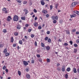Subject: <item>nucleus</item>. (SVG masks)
I'll use <instances>...</instances> for the list:
<instances>
[{
    "label": "nucleus",
    "mask_w": 79,
    "mask_h": 79,
    "mask_svg": "<svg viewBox=\"0 0 79 79\" xmlns=\"http://www.w3.org/2000/svg\"><path fill=\"white\" fill-rule=\"evenodd\" d=\"M18 19H19V18L17 15H15L13 17V20L14 21H18Z\"/></svg>",
    "instance_id": "f257e3e1"
},
{
    "label": "nucleus",
    "mask_w": 79,
    "mask_h": 79,
    "mask_svg": "<svg viewBox=\"0 0 79 79\" xmlns=\"http://www.w3.org/2000/svg\"><path fill=\"white\" fill-rule=\"evenodd\" d=\"M44 0H46L47 2H49V0H42L40 1V3L42 5H45V2H44Z\"/></svg>",
    "instance_id": "f03ea898"
},
{
    "label": "nucleus",
    "mask_w": 79,
    "mask_h": 79,
    "mask_svg": "<svg viewBox=\"0 0 79 79\" xmlns=\"http://www.w3.org/2000/svg\"><path fill=\"white\" fill-rule=\"evenodd\" d=\"M42 13L43 14H47L48 13V11L45 9H43L42 11Z\"/></svg>",
    "instance_id": "7ed1b4c3"
},
{
    "label": "nucleus",
    "mask_w": 79,
    "mask_h": 79,
    "mask_svg": "<svg viewBox=\"0 0 79 79\" xmlns=\"http://www.w3.org/2000/svg\"><path fill=\"white\" fill-rule=\"evenodd\" d=\"M11 19H12V18H11V16H8L7 19V21L8 22H10Z\"/></svg>",
    "instance_id": "20e7f679"
},
{
    "label": "nucleus",
    "mask_w": 79,
    "mask_h": 79,
    "mask_svg": "<svg viewBox=\"0 0 79 79\" xmlns=\"http://www.w3.org/2000/svg\"><path fill=\"white\" fill-rule=\"evenodd\" d=\"M77 4V2H74L72 3L71 5L73 7H74L76 6V5Z\"/></svg>",
    "instance_id": "39448f33"
},
{
    "label": "nucleus",
    "mask_w": 79,
    "mask_h": 79,
    "mask_svg": "<svg viewBox=\"0 0 79 79\" xmlns=\"http://www.w3.org/2000/svg\"><path fill=\"white\" fill-rule=\"evenodd\" d=\"M23 64L24 65H25V66H27L28 65V64H28V63H27L26 61H23Z\"/></svg>",
    "instance_id": "423d86ee"
},
{
    "label": "nucleus",
    "mask_w": 79,
    "mask_h": 79,
    "mask_svg": "<svg viewBox=\"0 0 79 79\" xmlns=\"http://www.w3.org/2000/svg\"><path fill=\"white\" fill-rule=\"evenodd\" d=\"M66 68H65V65L63 66L62 68V71L63 72H64L65 71V69Z\"/></svg>",
    "instance_id": "0eeeda50"
},
{
    "label": "nucleus",
    "mask_w": 79,
    "mask_h": 79,
    "mask_svg": "<svg viewBox=\"0 0 79 79\" xmlns=\"http://www.w3.org/2000/svg\"><path fill=\"white\" fill-rule=\"evenodd\" d=\"M70 17L71 18H74L76 16V14H73V15H70Z\"/></svg>",
    "instance_id": "6e6552de"
},
{
    "label": "nucleus",
    "mask_w": 79,
    "mask_h": 79,
    "mask_svg": "<svg viewBox=\"0 0 79 79\" xmlns=\"http://www.w3.org/2000/svg\"><path fill=\"white\" fill-rule=\"evenodd\" d=\"M16 28L17 29H21V26L20 25H18L16 26Z\"/></svg>",
    "instance_id": "1a4fd4ad"
},
{
    "label": "nucleus",
    "mask_w": 79,
    "mask_h": 79,
    "mask_svg": "<svg viewBox=\"0 0 79 79\" xmlns=\"http://www.w3.org/2000/svg\"><path fill=\"white\" fill-rule=\"evenodd\" d=\"M73 71L74 73H77V70L76 68H74L73 69Z\"/></svg>",
    "instance_id": "9d476101"
},
{
    "label": "nucleus",
    "mask_w": 79,
    "mask_h": 79,
    "mask_svg": "<svg viewBox=\"0 0 79 79\" xmlns=\"http://www.w3.org/2000/svg\"><path fill=\"white\" fill-rule=\"evenodd\" d=\"M26 76L27 79H30V78L31 77V76H30V75L29 74H27L26 75Z\"/></svg>",
    "instance_id": "9b49d317"
},
{
    "label": "nucleus",
    "mask_w": 79,
    "mask_h": 79,
    "mask_svg": "<svg viewBox=\"0 0 79 79\" xmlns=\"http://www.w3.org/2000/svg\"><path fill=\"white\" fill-rule=\"evenodd\" d=\"M23 11L25 12V14H26V15H27L28 13V12H27V10L26 9H24Z\"/></svg>",
    "instance_id": "f8f14e48"
},
{
    "label": "nucleus",
    "mask_w": 79,
    "mask_h": 79,
    "mask_svg": "<svg viewBox=\"0 0 79 79\" xmlns=\"http://www.w3.org/2000/svg\"><path fill=\"white\" fill-rule=\"evenodd\" d=\"M34 25L35 27H37V26H38V23L35 22L34 23Z\"/></svg>",
    "instance_id": "ddd939ff"
},
{
    "label": "nucleus",
    "mask_w": 79,
    "mask_h": 79,
    "mask_svg": "<svg viewBox=\"0 0 79 79\" xmlns=\"http://www.w3.org/2000/svg\"><path fill=\"white\" fill-rule=\"evenodd\" d=\"M46 49L48 51V50H49L50 49V47L49 46H46Z\"/></svg>",
    "instance_id": "4468645a"
},
{
    "label": "nucleus",
    "mask_w": 79,
    "mask_h": 79,
    "mask_svg": "<svg viewBox=\"0 0 79 79\" xmlns=\"http://www.w3.org/2000/svg\"><path fill=\"white\" fill-rule=\"evenodd\" d=\"M14 34L15 36H18V32H15L14 33Z\"/></svg>",
    "instance_id": "2eb2a0df"
},
{
    "label": "nucleus",
    "mask_w": 79,
    "mask_h": 79,
    "mask_svg": "<svg viewBox=\"0 0 79 79\" xmlns=\"http://www.w3.org/2000/svg\"><path fill=\"white\" fill-rule=\"evenodd\" d=\"M66 71L67 72H69V71H71V68L70 67L66 69Z\"/></svg>",
    "instance_id": "dca6fc26"
},
{
    "label": "nucleus",
    "mask_w": 79,
    "mask_h": 79,
    "mask_svg": "<svg viewBox=\"0 0 79 79\" xmlns=\"http://www.w3.org/2000/svg\"><path fill=\"white\" fill-rule=\"evenodd\" d=\"M14 42V39H13V37H12L11 38V42L13 43Z\"/></svg>",
    "instance_id": "f3484780"
},
{
    "label": "nucleus",
    "mask_w": 79,
    "mask_h": 79,
    "mask_svg": "<svg viewBox=\"0 0 79 79\" xmlns=\"http://www.w3.org/2000/svg\"><path fill=\"white\" fill-rule=\"evenodd\" d=\"M19 43L20 45H23V41H22V40H19Z\"/></svg>",
    "instance_id": "a211bd4d"
},
{
    "label": "nucleus",
    "mask_w": 79,
    "mask_h": 79,
    "mask_svg": "<svg viewBox=\"0 0 79 79\" xmlns=\"http://www.w3.org/2000/svg\"><path fill=\"white\" fill-rule=\"evenodd\" d=\"M18 3H21L22 2V0H15Z\"/></svg>",
    "instance_id": "6ab92c4d"
},
{
    "label": "nucleus",
    "mask_w": 79,
    "mask_h": 79,
    "mask_svg": "<svg viewBox=\"0 0 79 79\" xmlns=\"http://www.w3.org/2000/svg\"><path fill=\"white\" fill-rule=\"evenodd\" d=\"M21 19L22 20H25L26 19V17H21Z\"/></svg>",
    "instance_id": "aec40b11"
},
{
    "label": "nucleus",
    "mask_w": 79,
    "mask_h": 79,
    "mask_svg": "<svg viewBox=\"0 0 79 79\" xmlns=\"http://www.w3.org/2000/svg\"><path fill=\"white\" fill-rule=\"evenodd\" d=\"M18 73L19 76H21V71H20L18 70Z\"/></svg>",
    "instance_id": "412c9836"
},
{
    "label": "nucleus",
    "mask_w": 79,
    "mask_h": 79,
    "mask_svg": "<svg viewBox=\"0 0 79 79\" xmlns=\"http://www.w3.org/2000/svg\"><path fill=\"white\" fill-rule=\"evenodd\" d=\"M67 34H70V32L69 30H66Z\"/></svg>",
    "instance_id": "4be33fe9"
},
{
    "label": "nucleus",
    "mask_w": 79,
    "mask_h": 79,
    "mask_svg": "<svg viewBox=\"0 0 79 79\" xmlns=\"http://www.w3.org/2000/svg\"><path fill=\"white\" fill-rule=\"evenodd\" d=\"M77 49H74L73 50L74 53H77Z\"/></svg>",
    "instance_id": "5701e85b"
},
{
    "label": "nucleus",
    "mask_w": 79,
    "mask_h": 79,
    "mask_svg": "<svg viewBox=\"0 0 79 79\" xmlns=\"http://www.w3.org/2000/svg\"><path fill=\"white\" fill-rule=\"evenodd\" d=\"M48 36L44 38V40L45 41H47V40H48Z\"/></svg>",
    "instance_id": "b1692460"
},
{
    "label": "nucleus",
    "mask_w": 79,
    "mask_h": 79,
    "mask_svg": "<svg viewBox=\"0 0 79 79\" xmlns=\"http://www.w3.org/2000/svg\"><path fill=\"white\" fill-rule=\"evenodd\" d=\"M3 32H4V33H6V32H7V30L6 29H3Z\"/></svg>",
    "instance_id": "393cba45"
},
{
    "label": "nucleus",
    "mask_w": 79,
    "mask_h": 79,
    "mask_svg": "<svg viewBox=\"0 0 79 79\" xmlns=\"http://www.w3.org/2000/svg\"><path fill=\"white\" fill-rule=\"evenodd\" d=\"M46 61L48 63H50V60L48 58H47Z\"/></svg>",
    "instance_id": "a878e982"
},
{
    "label": "nucleus",
    "mask_w": 79,
    "mask_h": 79,
    "mask_svg": "<svg viewBox=\"0 0 79 79\" xmlns=\"http://www.w3.org/2000/svg\"><path fill=\"white\" fill-rule=\"evenodd\" d=\"M51 41L52 40H51V39L50 38H49V39H48V42L49 43H51Z\"/></svg>",
    "instance_id": "bb28decb"
},
{
    "label": "nucleus",
    "mask_w": 79,
    "mask_h": 79,
    "mask_svg": "<svg viewBox=\"0 0 79 79\" xmlns=\"http://www.w3.org/2000/svg\"><path fill=\"white\" fill-rule=\"evenodd\" d=\"M5 55L6 56H8L10 55V53H8V52H6V53Z\"/></svg>",
    "instance_id": "cd10ccee"
},
{
    "label": "nucleus",
    "mask_w": 79,
    "mask_h": 79,
    "mask_svg": "<svg viewBox=\"0 0 79 79\" xmlns=\"http://www.w3.org/2000/svg\"><path fill=\"white\" fill-rule=\"evenodd\" d=\"M41 45L42 47H44V46H45V44L42 42L41 43Z\"/></svg>",
    "instance_id": "c85d7f7f"
},
{
    "label": "nucleus",
    "mask_w": 79,
    "mask_h": 79,
    "mask_svg": "<svg viewBox=\"0 0 79 79\" xmlns=\"http://www.w3.org/2000/svg\"><path fill=\"white\" fill-rule=\"evenodd\" d=\"M27 3V2L26 1H25L23 2V4H24V5H26Z\"/></svg>",
    "instance_id": "c756f323"
},
{
    "label": "nucleus",
    "mask_w": 79,
    "mask_h": 79,
    "mask_svg": "<svg viewBox=\"0 0 79 79\" xmlns=\"http://www.w3.org/2000/svg\"><path fill=\"white\" fill-rule=\"evenodd\" d=\"M68 74H66L65 76V78H66V79H68Z\"/></svg>",
    "instance_id": "7c9ffc66"
},
{
    "label": "nucleus",
    "mask_w": 79,
    "mask_h": 79,
    "mask_svg": "<svg viewBox=\"0 0 79 79\" xmlns=\"http://www.w3.org/2000/svg\"><path fill=\"white\" fill-rule=\"evenodd\" d=\"M35 63V60H31V63H32L33 64H34Z\"/></svg>",
    "instance_id": "2f4dec72"
},
{
    "label": "nucleus",
    "mask_w": 79,
    "mask_h": 79,
    "mask_svg": "<svg viewBox=\"0 0 79 79\" xmlns=\"http://www.w3.org/2000/svg\"><path fill=\"white\" fill-rule=\"evenodd\" d=\"M56 20H54L53 21V23H54V24H56Z\"/></svg>",
    "instance_id": "473e14b6"
},
{
    "label": "nucleus",
    "mask_w": 79,
    "mask_h": 79,
    "mask_svg": "<svg viewBox=\"0 0 79 79\" xmlns=\"http://www.w3.org/2000/svg\"><path fill=\"white\" fill-rule=\"evenodd\" d=\"M31 31H32V29H29L28 30V32L29 33H30V32H31Z\"/></svg>",
    "instance_id": "72a5a7b5"
},
{
    "label": "nucleus",
    "mask_w": 79,
    "mask_h": 79,
    "mask_svg": "<svg viewBox=\"0 0 79 79\" xmlns=\"http://www.w3.org/2000/svg\"><path fill=\"white\" fill-rule=\"evenodd\" d=\"M4 53H6V52H7V50H6V49H5L4 51Z\"/></svg>",
    "instance_id": "f704fd0d"
},
{
    "label": "nucleus",
    "mask_w": 79,
    "mask_h": 79,
    "mask_svg": "<svg viewBox=\"0 0 79 79\" xmlns=\"http://www.w3.org/2000/svg\"><path fill=\"white\" fill-rule=\"evenodd\" d=\"M55 16H53L51 17V18L52 19H53V20H55Z\"/></svg>",
    "instance_id": "c9c22d12"
},
{
    "label": "nucleus",
    "mask_w": 79,
    "mask_h": 79,
    "mask_svg": "<svg viewBox=\"0 0 79 79\" xmlns=\"http://www.w3.org/2000/svg\"><path fill=\"white\" fill-rule=\"evenodd\" d=\"M58 3H57L55 5V7L56 9H58Z\"/></svg>",
    "instance_id": "e433bc0d"
},
{
    "label": "nucleus",
    "mask_w": 79,
    "mask_h": 79,
    "mask_svg": "<svg viewBox=\"0 0 79 79\" xmlns=\"http://www.w3.org/2000/svg\"><path fill=\"white\" fill-rule=\"evenodd\" d=\"M31 38H34V35L33 34H31Z\"/></svg>",
    "instance_id": "4c0bfd02"
},
{
    "label": "nucleus",
    "mask_w": 79,
    "mask_h": 79,
    "mask_svg": "<svg viewBox=\"0 0 79 79\" xmlns=\"http://www.w3.org/2000/svg\"><path fill=\"white\" fill-rule=\"evenodd\" d=\"M6 65H4L2 68L3 69L5 70L6 68Z\"/></svg>",
    "instance_id": "58836bf2"
},
{
    "label": "nucleus",
    "mask_w": 79,
    "mask_h": 79,
    "mask_svg": "<svg viewBox=\"0 0 79 79\" xmlns=\"http://www.w3.org/2000/svg\"><path fill=\"white\" fill-rule=\"evenodd\" d=\"M50 10H52V8H53V5H51L50 6Z\"/></svg>",
    "instance_id": "ea45409f"
},
{
    "label": "nucleus",
    "mask_w": 79,
    "mask_h": 79,
    "mask_svg": "<svg viewBox=\"0 0 79 79\" xmlns=\"http://www.w3.org/2000/svg\"><path fill=\"white\" fill-rule=\"evenodd\" d=\"M6 10V8L4 7L3 9H2V11H5Z\"/></svg>",
    "instance_id": "a19ab883"
},
{
    "label": "nucleus",
    "mask_w": 79,
    "mask_h": 79,
    "mask_svg": "<svg viewBox=\"0 0 79 79\" xmlns=\"http://www.w3.org/2000/svg\"><path fill=\"white\" fill-rule=\"evenodd\" d=\"M64 45L65 46H67L68 45V44L66 43H65L64 44Z\"/></svg>",
    "instance_id": "79ce46f5"
},
{
    "label": "nucleus",
    "mask_w": 79,
    "mask_h": 79,
    "mask_svg": "<svg viewBox=\"0 0 79 79\" xmlns=\"http://www.w3.org/2000/svg\"><path fill=\"white\" fill-rule=\"evenodd\" d=\"M76 30L75 29H74L72 30V32H76Z\"/></svg>",
    "instance_id": "37998d69"
},
{
    "label": "nucleus",
    "mask_w": 79,
    "mask_h": 79,
    "mask_svg": "<svg viewBox=\"0 0 79 79\" xmlns=\"http://www.w3.org/2000/svg\"><path fill=\"white\" fill-rule=\"evenodd\" d=\"M55 19H56V20H58V16H56L55 17Z\"/></svg>",
    "instance_id": "c03bdc74"
},
{
    "label": "nucleus",
    "mask_w": 79,
    "mask_h": 79,
    "mask_svg": "<svg viewBox=\"0 0 79 79\" xmlns=\"http://www.w3.org/2000/svg\"><path fill=\"white\" fill-rule=\"evenodd\" d=\"M74 47H77V44H74Z\"/></svg>",
    "instance_id": "a18cd8bd"
},
{
    "label": "nucleus",
    "mask_w": 79,
    "mask_h": 79,
    "mask_svg": "<svg viewBox=\"0 0 79 79\" xmlns=\"http://www.w3.org/2000/svg\"><path fill=\"white\" fill-rule=\"evenodd\" d=\"M36 56L38 58H40V56L39 54H37Z\"/></svg>",
    "instance_id": "49530a36"
},
{
    "label": "nucleus",
    "mask_w": 79,
    "mask_h": 79,
    "mask_svg": "<svg viewBox=\"0 0 79 79\" xmlns=\"http://www.w3.org/2000/svg\"><path fill=\"white\" fill-rule=\"evenodd\" d=\"M3 47V45L2 44H0V48H2Z\"/></svg>",
    "instance_id": "de8ad7c7"
},
{
    "label": "nucleus",
    "mask_w": 79,
    "mask_h": 79,
    "mask_svg": "<svg viewBox=\"0 0 79 79\" xmlns=\"http://www.w3.org/2000/svg\"><path fill=\"white\" fill-rule=\"evenodd\" d=\"M38 27L39 29H42V27H41V26H39Z\"/></svg>",
    "instance_id": "09e8293b"
},
{
    "label": "nucleus",
    "mask_w": 79,
    "mask_h": 79,
    "mask_svg": "<svg viewBox=\"0 0 79 79\" xmlns=\"http://www.w3.org/2000/svg\"><path fill=\"white\" fill-rule=\"evenodd\" d=\"M50 31H48L46 33L47 34H50Z\"/></svg>",
    "instance_id": "8fccbe9b"
},
{
    "label": "nucleus",
    "mask_w": 79,
    "mask_h": 79,
    "mask_svg": "<svg viewBox=\"0 0 79 79\" xmlns=\"http://www.w3.org/2000/svg\"><path fill=\"white\" fill-rule=\"evenodd\" d=\"M13 47H15L16 46V44H13Z\"/></svg>",
    "instance_id": "3c124183"
},
{
    "label": "nucleus",
    "mask_w": 79,
    "mask_h": 79,
    "mask_svg": "<svg viewBox=\"0 0 79 79\" xmlns=\"http://www.w3.org/2000/svg\"><path fill=\"white\" fill-rule=\"evenodd\" d=\"M35 46H36V47L37 46V42L36 41L35 42Z\"/></svg>",
    "instance_id": "603ef678"
},
{
    "label": "nucleus",
    "mask_w": 79,
    "mask_h": 79,
    "mask_svg": "<svg viewBox=\"0 0 79 79\" xmlns=\"http://www.w3.org/2000/svg\"><path fill=\"white\" fill-rule=\"evenodd\" d=\"M46 18H48V17H49V15L48 14H47L46 15Z\"/></svg>",
    "instance_id": "864d4df0"
},
{
    "label": "nucleus",
    "mask_w": 79,
    "mask_h": 79,
    "mask_svg": "<svg viewBox=\"0 0 79 79\" xmlns=\"http://www.w3.org/2000/svg\"><path fill=\"white\" fill-rule=\"evenodd\" d=\"M69 43H70L71 45H73V41H70Z\"/></svg>",
    "instance_id": "5fc2aeb1"
},
{
    "label": "nucleus",
    "mask_w": 79,
    "mask_h": 79,
    "mask_svg": "<svg viewBox=\"0 0 79 79\" xmlns=\"http://www.w3.org/2000/svg\"><path fill=\"white\" fill-rule=\"evenodd\" d=\"M34 13H37V10H36V9H35L34 10Z\"/></svg>",
    "instance_id": "6e6d98bb"
},
{
    "label": "nucleus",
    "mask_w": 79,
    "mask_h": 79,
    "mask_svg": "<svg viewBox=\"0 0 79 79\" xmlns=\"http://www.w3.org/2000/svg\"><path fill=\"white\" fill-rule=\"evenodd\" d=\"M60 63H58L57 64V65H56L57 66H60Z\"/></svg>",
    "instance_id": "4d7b16f0"
},
{
    "label": "nucleus",
    "mask_w": 79,
    "mask_h": 79,
    "mask_svg": "<svg viewBox=\"0 0 79 79\" xmlns=\"http://www.w3.org/2000/svg\"><path fill=\"white\" fill-rule=\"evenodd\" d=\"M57 69L58 71H60V69H60V67H58L57 68Z\"/></svg>",
    "instance_id": "13d9d810"
},
{
    "label": "nucleus",
    "mask_w": 79,
    "mask_h": 79,
    "mask_svg": "<svg viewBox=\"0 0 79 79\" xmlns=\"http://www.w3.org/2000/svg\"><path fill=\"white\" fill-rule=\"evenodd\" d=\"M78 11H77V10H75L74 11V13H75L77 14V13Z\"/></svg>",
    "instance_id": "bf43d9fd"
},
{
    "label": "nucleus",
    "mask_w": 79,
    "mask_h": 79,
    "mask_svg": "<svg viewBox=\"0 0 79 79\" xmlns=\"http://www.w3.org/2000/svg\"><path fill=\"white\" fill-rule=\"evenodd\" d=\"M26 72H29V69H26L25 70Z\"/></svg>",
    "instance_id": "052dcab7"
},
{
    "label": "nucleus",
    "mask_w": 79,
    "mask_h": 79,
    "mask_svg": "<svg viewBox=\"0 0 79 79\" xmlns=\"http://www.w3.org/2000/svg\"><path fill=\"white\" fill-rule=\"evenodd\" d=\"M76 42H77V43H79V39L77 40H76Z\"/></svg>",
    "instance_id": "680f3d73"
},
{
    "label": "nucleus",
    "mask_w": 79,
    "mask_h": 79,
    "mask_svg": "<svg viewBox=\"0 0 79 79\" xmlns=\"http://www.w3.org/2000/svg\"><path fill=\"white\" fill-rule=\"evenodd\" d=\"M5 71H6V73H8V69H6Z\"/></svg>",
    "instance_id": "e2e57ef3"
},
{
    "label": "nucleus",
    "mask_w": 79,
    "mask_h": 79,
    "mask_svg": "<svg viewBox=\"0 0 79 79\" xmlns=\"http://www.w3.org/2000/svg\"><path fill=\"white\" fill-rule=\"evenodd\" d=\"M24 37L26 39H27L28 38V37H27V36H25Z\"/></svg>",
    "instance_id": "0e129e2a"
},
{
    "label": "nucleus",
    "mask_w": 79,
    "mask_h": 79,
    "mask_svg": "<svg viewBox=\"0 0 79 79\" xmlns=\"http://www.w3.org/2000/svg\"><path fill=\"white\" fill-rule=\"evenodd\" d=\"M25 26L26 27H28V26H29V25H28V24H26L25 25Z\"/></svg>",
    "instance_id": "69168bd1"
},
{
    "label": "nucleus",
    "mask_w": 79,
    "mask_h": 79,
    "mask_svg": "<svg viewBox=\"0 0 79 79\" xmlns=\"http://www.w3.org/2000/svg\"><path fill=\"white\" fill-rule=\"evenodd\" d=\"M76 34H79V31H77L76 32Z\"/></svg>",
    "instance_id": "338daca9"
},
{
    "label": "nucleus",
    "mask_w": 79,
    "mask_h": 79,
    "mask_svg": "<svg viewBox=\"0 0 79 79\" xmlns=\"http://www.w3.org/2000/svg\"><path fill=\"white\" fill-rule=\"evenodd\" d=\"M77 71L78 73H79V68L77 69Z\"/></svg>",
    "instance_id": "774afa93"
}]
</instances>
